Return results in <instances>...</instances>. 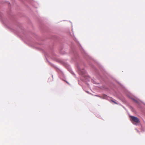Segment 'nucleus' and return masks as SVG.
<instances>
[{
	"instance_id": "obj_2",
	"label": "nucleus",
	"mask_w": 145,
	"mask_h": 145,
	"mask_svg": "<svg viewBox=\"0 0 145 145\" xmlns=\"http://www.w3.org/2000/svg\"><path fill=\"white\" fill-rule=\"evenodd\" d=\"M112 101L113 102H114V103L115 104H117V103H116V102H115V101H113V100H112Z\"/></svg>"
},
{
	"instance_id": "obj_1",
	"label": "nucleus",
	"mask_w": 145,
	"mask_h": 145,
	"mask_svg": "<svg viewBox=\"0 0 145 145\" xmlns=\"http://www.w3.org/2000/svg\"><path fill=\"white\" fill-rule=\"evenodd\" d=\"M132 121H134L136 123H138L140 122L139 119L137 117L134 116H131Z\"/></svg>"
}]
</instances>
